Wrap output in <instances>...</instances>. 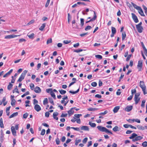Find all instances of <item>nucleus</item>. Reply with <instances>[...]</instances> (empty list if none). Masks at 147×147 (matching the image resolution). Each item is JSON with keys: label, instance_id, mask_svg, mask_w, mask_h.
Returning <instances> with one entry per match:
<instances>
[{"label": "nucleus", "instance_id": "obj_18", "mask_svg": "<svg viewBox=\"0 0 147 147\" xmlns=\"http://www.w3.org/2000/svg\"><path fill=\"white\" fill-rule=\"evenodd\" d=\"M80 129L84 131H88L89 130V128L88 126H83L81 127Z\"/></svg>", "mask_w": 147, "mask_h": 147}, {"label": "nucleus", "instance_id": "obj_8", "mask_svg": "<svg viewBox=\"0 0 147 147\" xmlns=\"http://www.w3.org/2000/svg\"><path fill=\"white\" fill-rule=\"evenodd\" d=\"M94 13V17L92 18V19H90V20H89L88 21H87L86 22V23H87L93 21L94 20H95L97 16L96 14V13L95 11H93Z\"/></svg>", "mask_w": 147, "mask_h": 147}, {"label": "nucleus", "instance_id": "obj_58", "mask_svg": "<svg viewBox=\"0 0 147 147\" xmlns=\"http://www.w3.org/2000/svg\"><path fill=\"white\" fill-rule=\"evenodd\" d=\"M82 51H83V49H80L74 50V52H75L79 53V52Z\"/></svg>", "mask_w": 147, "mask_h": 147}, {"label": "nucleus", "instance_id": "obj_11", "mask_svg": "<svg viewBox=\"0 0 147 147\" xmlns=\"http://www.w3.org/2000/svg\"><path fill=\"white\" fill-rule=\"evenodd\" d=\"M132 108L133 106L131 105L127 106L125 109L124 110L127 112H129L132 109Z\"/></svg>", "mask_w": 147, "mask_h": 147}, {"label": "nucleus", "instance_id": "obj_15", "mask_svg": "<svg viewBox=\"0 0 147 147\" xmlns=\"http://www.w3.org/2000/svg\"><path fill=\"white\" fill-rule=\"evenodd\" d=\"M11 130L13 135L14 136H16V131L13 126L11 127Z\"/></svg>", "mask_w": 147, "mask_h": 147}, {"label": "nucleus", "instance_id": "obj_39", "mask_svg": "<svg viewBox=\"0 0 147 147\" xmlns=\"http://www.w3.org/2000/svg\"><path fill=\"white\" fill-rule=\"evenodd\" d=\"M118 128V127L116 126L113 129V130L114 131H119Z\"/></svg>", "mask_w": 147, "mask_h": 147}, {"label": "nucleus", "instance_id": "obj_30", "mask_svg": "<svg viewBox=\"0 0 147 147\" xmlns=\"http://www.w3.org/2000/svg\"><path fill=\"white\" fill-rule=\"evenodd\" d=\"M112 33V34H115L116 32V30L115 28L111 27Z\"/></svg>", "mask_w": 147, "mask_h": 147}, {"label": "nucleus", "instance_id": "obj_57", "mask_svg": "<svg viewBox=\"0 0 147 147\" xmlns=\"http://www.w3.org/2000/svg\"><path fill=\"white\" fill-rule=\"evenodd\" d=\"M70 42V40H64L63 41V42L65 44H67L69 43Z\"/></svg>", "mask_w": 147, "mask_h": 147}, {"label": "nucleus", "instance_id": "obj_38", "mask_svg": "<svg viewBox=\"0 0 147 147\" xmlns=\"http://www.w3.org/2000/svg\"><path fill=\"white\" fill-rule=\"evenodd\" d=\"M59 91L60 93L61 94H64L66 93V91L62 89L59 90Z\"/></svg>", "mask_w": 147, "mask_h": 147}, {"label": "nucleus", "instance_id": "obj_41", "mask_svg": "<svg viewBox=\"0 0 147 147\" xmlns=\"http://www.w3.org/2000/svg\"><path fill=\"white\" fill-rule=\"evenodd\" d=\"M146 102V100H143L142 101V104L141 105V106L142 107H144L145 103Z\"/></svg>", "mask_w": 147, "mask_h": 147}, {"label": "nucleus", "instance_id": "obj_28", "mask_svg": "<svg viewBox=\"0 0 147 147\" xmlns=\"http://www.w3.org/2000/svg\"><path fill=\"white\" fill-rule=\"evenodd\" d=\"M18 87L17 86H16V87L14 89L13 91V93H14L15 92H16L17 93L19 94V92L18 90Z\"/></svg>", "mask_w": 147, "mask_h": 147}, {"label": "nucleus", "instance_id": "obj_47", "mask_svg": "<svg viewBox=\"0 0 147 147\" xmlns=\"http://www.w3.org/2000/svg\"><path fill=\"white\" fill-rule=\"evenodd\" d=\"M30 89L32 90H33L34 87V85L33 83H31L30 85Z\"/></svg>", "mask_w": 147, "mask_h": 147}, {"label": "nucleus", "instance_id": "obj_34", "mask_svg": "<svg viewBox=\"0 0 147 147\" xmlns=\"http://www.w3.org/2000/svg\"><path fill=\"white\" fill-rule=\"evenodd\" d=\"M108 113V111L107 110L105 111L104 112L100 113L98 114L99 115H104Z\"/></svg>", "mask_w": 147, "mask_h": 147}, {"label": "nucleus", "instance_id": "obj_35", "mask_svg": "<svg viewBox=\"0 0 147 147\" xmlns=\"http://www.w3.org/2000/svg\"><path fill=\"white\" fill-rule=\"evenodd\" d=\"M75 117V118H77L79 119V118L81 116H82V115L81 114H75L74 115Z\"/></svg>", "mask_w": 147, "mask_h": 147}, {"label": "nucleus", "instance_id": "obj_10", "mask_svg": "<svg viewBox=\"0 0 147 147\" xmlns=\"http://www.w3.org/2000/svg\"><path fill=\"white\" fill-rule=\"evenodd\" d=\"M136 27L138 32L140 33L142 32L143 28L142 26H136Z\"/></svg>", "mask_w": 147, "mask_h": 147}, {"label": "nucleus", "instance_id": "obj_26", "mask_svg": "<svg viewBox=\"0 0 147 147\" xmlns=\"http://www.w3.org/2000/svg\"><path fill=\"white\" fill-rule=\"evenodd\" d=\"M11 105L12 106H14L15 104L16 100L14 99L11 98Z\"/></svg>", "mask_w": 147, "mask_h": 147}, {"label": "nucleus", "instance_id": "obj_21", "mask_svg": "<svg viewBox=\"0 0 147 147\" xmlns=\"http://www.w3.org/2000/svg\"><path fill=\"white\" fill-rule=\"evenodd\" d=\"M119 108L120 107L119 106H116L113 109V112L114 113H116L117 112Z\"/></svg>", "mask_w": 147, "mask_h": 147}, {"label": "nucleus", "instance_id": "obj_64", "mask_svg": "<svg viewBox=\"0 0 147 147\" xmlns=\"http://www.w3.org/2000/svg\"><path fill=\"white\" fill-rule=\"evenodd\" d=\"M133 98V95H131L130 96L127 98V100L128 101H129L131 100Z\"/></svg>", "mask_w": 147, "mask_h": 147}, {"label": "nucleus", "instance_id": "obj_23", "mask_svg": "<svg viewBox=\"0 0 147 147\" xmlns=\"http://www.w3.org/2000/svg\"><path fill=\"white\" fill-rule=\"evenodd\" d=\"M67 98V96H65L64 97L62 98V100L61 101V103L62 104H63V103H64L65 100H68Z\"/></svg>", "mask_w": 147, "mask_h": 147}, {"label": "nucleus", "instance_id": "obj_31", "mask_svg": "<svg viewBox=\"0 0 147 147\" xmlns=\"http://www.w3.org/2000/svg\"><path fill=\"white\" fill-rule=\"evenodd\" d=\"M79 90H80V88H79L76 91H74V92H73V91H69V92L70 93H71L72 94H76L77 93H78L79 91Z\"/></svg>", "mask_w": 147, "mask_h": 147}, {"label": "nucleus", "instance_id": "obj_20", "mask_svg": "<svg viewBox=\"0 0 147 147\" xmlns=\"http://www.w3.org/2000/svg\"><path fill=\"white\" fill-rule=\"evenodd\" d=\"M13 69H11L10 70H9L8 72L6 73L5 75H4L3 77L4 78H5L7 77L12 72Z\"/></svg>", "mask_w": 147, "mask_h": 147}, {"label": "nucleus", "instance_id": "obj_19", "mask_svg": "<svg viewBox=\"0 0 147 147\" xmlns=\"http://www.w3.org/2000/svg\"><path fill=\"white\" fill-rule=\"evenodd\" d=\"M73 108H71L68 111V113L69 116L71 115L74 113V111L73 110Z\"/></svg>", "mask_w": 147, "mask_h": 147}, {"label": "nucleus", "instance_id": "obj_27", "mask_svg": "<svg viewBox=\"0 0 147 147\" xmlns=\"http://www.w3.org/2000/svg\"><path fill=\"white\" fill-rule=\"evenodd\" d=\"M46 26V24L44 23L42 24V25L39 28V29L41 31H42L43 30Z\"/></svg>", "mask_w": 147, "mask_h": 147}, {"label": "nucleus", "instance_id": "obj_61", "mask_svg": "<svg viewBox=\"0 0 147 147\" xmlns=\"http://www.w3.org/2000/svg\"><path fill=\"white\" fill-rule=\"evenodd\" d=\"M71 128L72 129H74L75 130H76L78 131H80V128H79L78 127H71Z\"/></svg>", "mask_w": 147, "mask_h": 147}, {"label": "nucleus", "instance_id": "obj_1", "mask_svg": "<svg viewBox=\"0 0 147 147\" xmlns=\"http://www.w3.org/2000/svg\"><path fill=\"white\" fill-rule=\"evenodd\" d=\"M137 134L135 133L132 134L131 136L129 137V138L132 139V141L135 142L136 141L140 140L143 138V137L141 136H137Z\"/></svg>", "mask_w": 147, "mask_h": 147}, {"label": "nucleus", "instance_id": "obj_5", "mask_svg": "<svg viewBox=\"0 0 147 147\" xmlns=\"http://www.w3.org/2000/svg\"><path fill=\"white\" fill-rule=\"evenodd\" d=\"M143 66V61L142 60H139L138 61L137 65V68L138 71H140L141 70Z\"/></svg>", "mask_w": 147, "mask_h": 147}, {"label": "nucleus", "instance_id": "obj_43", "mask_svg": "<svg viewBox=\"0 0 147 147\" xmlns=\"http://www.w3.org/2000/svg\"><path fill=\"white\" fill-rule=\"evenodd\" d=\"M95 57L99 59H101L102 58V57L101 55H95Z\"/></svg>", "mask_w": 147, "mask_h": 147}, {"label": "nucleus", "instance_id": "obj_32", "mask_svg": "<svg viewBox=\"0 0 147 147\" xmlns=\"http://www.w3.org/2000/svg\"><path fill=\"white\" fill-rule=\"evenodd\" d=\"M34 36V33H32L30 35L28 34V37L30 39H33Z\"/></svg>", "mask_w": 147, "mask_h": 147}, {"label": "nucleus", "instance_id": "obj_25", "mask_svg": "<svg viewBox=\"0 0 147 147\" xmlns=\"http://www.w3.org/2000/svg\"><path fill=\"white\" fill-rule=\"evenodd\" d=\"M13 84H11V83L10 82L9 84L7 86V89L9 90H11L13 87Z\"/></svg>", "mask_w": 147, "mask_h": 147}, {"label": "nucleus", "instance_id": "obj_48", "mask_svg": "<svg viewBox=\"0 0 147 147\" xmlns=\"http://www.w3.org/2000/svg\"><path fill=\"white\" fill-rule=\"evenodd\" d=\"M92 28L91 26H88L85 28V30L86 31H88V30L91 29Z\"/></svg>", "mask_w": 147, "mask_h": 147}, {"label": "nucleus", "instance_id": "obj_60", "mask_svg": "<svg viewBox=\"0 0 147 147\" xmlns=\"http://www.w3.org/2000/svg\"><path fill=\"white\" fill-rule=\"evenodd\" d=\"M34 20H31L29 22H28L27 24V25H30L33 23H34Z\"/></svg>", "mask_w": 147, "mask_h": 147}, {"label": "nucleus", "instance_id": "obj_36", "mask_svg": "<svg viewBox=\"0 0 147 147\" xmlns=\"http://www.w3.org/2000/svg\"><path fill=\"white\" fill-rule=\"evenodd\" d=\"M126 36V33L125 32H123L122 33V40H123L125 38Z\"/></svg>", "mask_w": 147, "mask_h": 147}, {"label": "nucleus", "instance_id": "obj_29", "mask_svg": "<svg viewBox=\"0 0 147 147\" xmlns=\"http://www.w3.org/2000/svg\"><path fill=\"white\" fill-rule=\"evenodd\" d=\"M131 4L137 10L140 7L139 6H138L134 4L133 3H131Z\"/></svg>", "mask_w": 147, "mask_h": 147}, {"label": "nucleus", "instance_id": "obj_13", "mask_svg": "<svg viewBox=\"0 0 147 147\" xmlns=\"http://www.w3.org/2000/svg\"><path fill=\"white\" fill-rule=\"evenodd\" d=\"M34 109L37 112L41 110V108L40 106L38 105H35L34 107Z\"/></svg>", "mask_w": 147, "mask_h": 147}, {"label": "nucleus", "instance_id": "obj_4", "mask_svg": "<svg viewBox=\"0 0 147 147\" xmlns=\"http://www.w3.org/2000/svg\"><path fill=\"white\" fill-rule=\"evenodd\" d=\"M27 72V71L25 70L22 74L19 77V79L18 80V82H21L24 78Z\"/></svg>", "mask_w": 147, "mask_h": 147}, {"label": "nucleus", "instance_id": "obj_6", "mask_svg": "<svg viewBox=\"0 0 147 147\" xmlns=\"http://www.w3.org/2000/svg\"><path fill=\"white\" fill-rule=\"evenodd\" d=\"M20 36V35H8L6 36L5 37V39H10L11 38H14L17 37L19 36Z\"/></svg>", "mask_w": 147, "mask_h": 147}, {"label": "nucleus", "instance_id": "obj_14", "mask_svg": "<svg viewBox=\"0 0 147 147\" xmlns=\"http://www.w3.org/2000/svg\"><path fill=\"white\" fill-rule=\"evenodd\" d=\"M138 11L139 13L142 16H144L145 15L144 13V12L142 9L140 7L137 10Z\"/></svg>", "mask_w": 147, "mask_h": 147}, {"label": "nucleus", "instance_id": "obj_33", "mask_svg": "<svg viewBox=\"0 0 147 147\" xmlns=\"http://www.w3.org/2000/svg\"><path fill=\"white\" fill-rule=\"evenodd\" d=\"M89 124L92 127H95L96 126V124L95 123L91 122H89Z\"/></svg>", "mask_w": 147, "mask_h": 147}, {"label": "nucleus", "instance_id": "obj_46", "mask_svg": "<svg viewBox=\"0 0 147 147\" xmlns=\"http://www.w3.org/2000/svg\"><path fill=\"white\" fill-rule=\"evenodd\" d=\"M142 145L143 147H146L147 146V142L145 141L142 143Z\"/></svg>", "mask_w": 147, "mask_h": 147}, {"label": "nucleus", "instance_id": "obj_50", "mask_svg": "<svg viewBox=\"0 0 147 147\" xmlns=\"http://www.w3.org/2000/svg\"><path fill=\"white\" fill-rule=\"evenodd\" d=\"M52 42V39L49 38L48 39L47 42V44H48L49 43H51Z\"/></svg>", "mask_w": 147, "mask_h": 147}, {"label": "nucleus", "instance_id": "obj_12", "mask_svg": "<svg viewBox=\"0 0 147 147\" xmlns=\"http://www.w3.org/2000/svg\"><path fill=\"white\" fill-rule=\"evenodd\" d=\"M4 134L3 131L2 130H1L0 131V140L1 142H2L3 140V137H4Z\"/></svg>", "mask_w": 147, "mask_h": 147}, {"label": "nucleus", "instance_id": "obj_3", "mask_svg": "<svg viewBox=\"0 0 147 147\" xmlns=\"http://www.w3.org/2000/svg\"><path fill=\"white\" fill-rule=\"evenodd\" d=\"M140 86L142 89L144 94L145 95L147 94V92L146 91V86L143 81H140Z\"/></svg>", "mask_w": 147, "mask_h": 147}, {"label": "nucleus", "instance_id": "obj_24", "mask_svg": "<svg viewBox=\"0 0 147 147\" xmlns=\"http://www.w3.org/2000/svg\"><path fill=\"white\" fill-rule=\"evenodd\" d=\"M18 115V112H16V113H14L9 116V118H12L14 117H15V116H17Z\"/></svg>", "mask_w": 147, "mask_h": 147}, {"label": "nucleus", "instance_id": "obj_9", "mask_svg": "<svg viewBox=\"0 0 147 147\" xmlns=\"http://www.w3.org/2000/svg\"><path fill=\"white\" fill-rule=\"evenodd\" d=\"M34 91L36 93H39L41 92V90L40 88L38 86H36L34 89Z\"/></svg>", "mask_w": 147, "mask_h": 147}, {"label": "nucleus", "instance_id": "obj_53", "mask_svg": "<svg viewBox=\"0 0 147 147\" xmlns=\"http://www.w3.org/2000/svg\"><path fill=\"white\" fill-rule=\"evenodd\" d=\"M56 144L59 145L60 144V141L59 138H57L55 140Z\"/></svg>", "mask_w": 147, "mask_h": 147}, {"label": "nucleus", "instance_id": "obj_40", "mask_svg": "<svg viewBox=\"0 0 147 147\" xmlns=\"http://www.w3.org/2000/svg\"><path fill=\"white\" fill-rule=\"evenodd\" d=\"M51 95L52 97L54 99H56V96L54 93L53 91L51 92Z\"/></svg>", "mask_w": 147, "mask_h": 147}, {"label": "nucleus", "instance_id": "obj_63", "mask_svg": "<svg viewBox=\"0 0 147 147\" xmlns=\"http://www.w3.org/2000/svg\"><path fill=\"white\" fill-rule=\"evenodd\" d=\"M120 89H119L117 90V91L116 92V94L117 95H119L120 94L121 92L120 91Z\"/></svg>", "mask_w": 147, "mask_h": 147}, {"label": "nucleus", "instance_id": "obj_44", "mask_svg": "<svg viewBox=\"0 0 147 147\" xmlns=\"http://www.w3.org/2000/svg\"><path fill=\"white\" fill-rule=\"evenodd\" d=\"M81 140L80 139V140H76L75 141V144L76 145H77L79 143L81 142Z\"/></svg>", "mask_w": 147, "mask_h": 147}, {"label": "nucleus", "instance_id": "obj_42", "mask_svg": "<svg viewBox=\"0 0 147 147\" xmlns=\"http://www.w3.org/2000/svg\"><path fill=\"white\" fill-rule=\"evenodd\" d=\"M48 103V99L47 98H45L43 101V104L44 105H45Z\"/></svg>", "mask_w": 147, "mask_h": 147}, {"label": "nucleus", "instance_id": "obj_56", "mask_svg": "<svg viewBox=\"0 0 147 147\" xmlns=\"http://www.w3.org/2000/svg\"><path fill=\"white\" fill-rule=\"evenodd\" d=\"M28 115V114L27 113H24L23 115V117L24 118L26 119Z\"/></svg>", "mask_w": 147, "mask_h": 147}, {"label": "nucleus", "instance_id": "obj_2", "mask_svg": "<svg viewBox=\"0 0 147 147\" xmlns=\"http://www.w3.org/2000/svg\"><path fill=\"white\" fill-rule=\"evenodd\" d=\"M97 128L100 131L102 132H105L108 134H113L108 129L101 126H97Z\"/></svg>", "mask_w": 147, "mask_h": 147}, {"label": "nucleus", "instance_id": "obj_7", "mask_svg": "<svg viewBox=\"0 0 147 147\" xmlns=\"http://www.w3.org/2000/svg\"><path fill=\"white\" fill-rule=\"evenodd\" d=\"M132 17L135 23H138V20L137 16L134 13H131Z\"/></svg>", "mask_w": 147, "mask_h": 147}, {"label": "nucleus", "instance_id": "obj_52", "mask_svg": "<svg viewBox=\"0 0 147 147\" xmlns=\"http://www.w3.org/2000/svg\"><path fill=\"white\" fill-rule=\"evenodd\" d=\"M91 85L93 87H96L97 85V83L95 82H93L92 83Z\"/></svg>", "mask_w": 147, "mask_h": 147}, {"label": "nucleus", "instance_id": "obj_22", "mask_svg": "<svg viewBox=\"0 0 147 147\" xmlns=\"http://www.w3.org/2000/svg\"><path fill=\"white\" fill-rule=\"evenodd\" d=\"M140 98L137 97H134V100L135 101V103L136 104H137L138 103V102L140 101Z\"/></svg>", "mask_w": 147, "mask_h": 147}, {"label": "nucleus", "instance_id": "obj_51", "mask_svg": "<svg viewBox=\"0 0 147 147\" xmlns=\"http://www.w3.org/2000/svg\"><path fill=\"white\" fill-rule=\"evenodd\" d=\"M49 100L50 103H51L53 105H54L53 100L52 98H49Z\"/></svg>", "mask_w": 147, "mask_h": 147}, {"label": "nucleus", "instance_id": "obj_16", "mask_svg": "<svg viewBox=\"0 0 147 147\" xmlns=\"http://www.w3.org/2000/svg\"><path fill=\"white\" fill-rule=\"evenodd\" d=\"M59 113L57 112H54L53 113V116L54 119L57 120H58V118L57 116L58 115Z\"/></svg>", "mask_w": 147, "mask_h": 147}, {"label": "nucleus", "instance_id": "obj_59", "mask_svg": "<svg viewBox=\"0 0 147 147\" xmlns=\"http://www.w3.org/2000/svg\"><path fill=\"white\" fill-rule=\"evenodd\" d=\"M88 140V138L87 137H86L83 140L82 142L83 143L85 144L86 143V142H87Z\"/></svg>", "mask_w": 147, "mask_h": 147}, {"label": "nucleus", "instance_id": "obj_54", "mask_svg": "<svg viewBox=\"0 0 147 147\" xmlns=\"http://www.w3.org/2000/svg\"><path fill=\"white\" fill-rule=\"evenodd\" d=\"M45 129H42L41 131V132L40 133V135L42 136H43L45 134Z\"/></svg>", "mask_w": 147, "mask_h": 147}, {"label": "nucleus", "instance_id": "obj_45", "mask_svg": "<svg viewBox=\"0 0 147 147\" xmlns=\"http://www.w3.org/2000/svg\"><path fill=\"white\" fill-rule=\"evenodd\" d=\"M29 91H27L26 92H25L24 94L23 95H22L21 97L22 98L24 97L25 96L28 95L29 94Z\"/></svg>", "mask_w": 147, "mask_h": 147}, {"label": "nucleus", "instance_id": "obj_17", "mask_svg": "<svg viewBox=\"0 0 147 147\" xmlns=\"http://www.w3.org/2000/svg\"><path fill=\"white\" fill-rule=\"evenodd\" d=\"M137 128L141 130H144L145 129V127L146 128H147V126H145L144 127L142 126L141 125H138L137 126Z\"/></svg>", "mask_w": 147, "mask_h": 147}, {"label": "nucleus", "instance_id": "obj_62", "mask_svg": "<svg viewBox=\"0 0 147 147\" xmlns=\"http://www.w3.org/2000/svg\"><path fill=\"white\" fill-rule=\"evenodd\" d=\"M80 44L79 43H77L74 45V47L75 48H77L79 46Z\"/></svg>", "mask_w": 147, "mask_h": 147}, {"label": "nucleus", "instance_id": "obj_37", "mask_svg": "<svg viewBox=\"0 0 147 147\" xmlns=\"http://www.w3.org/2000/svg\"><path fill=\"white\" fill-rule=\"evenodd\" d=\"M98 110V109L95 108H90L88 109V110L89 111H94Z\"/></svg>", "mask_w": 147, "mask_h": 147}, {"label": "nucleus", "instance_id": "obj_49", "mask_svg": "<svg viewBox=\"0 0 147 147\" xmlns=\"http://www.w3.org/2000/svg\"><path fill=\"white\" fill-rule=\"evenodd\" d=\"M143 50L144 51V53L145 55L147 57V49H146L145 46L143 47Z\"/></svg>", "mask_w": 147, "mask_h": 147}, {"label": "nucleus", "instance_id": "obj_55", "mask_svg": "<svg viewBox=\"0 0 147 147\" xmlns=\"http://www.w3.org/2000/svg\"><path fill=\"white\" fill-rule=\"evenodd\" d=\"M81 24L82 26H83L84 24V19L83 18L80 19Z\"/></svg>", "mask_w": 147, "mask_h": 147}]
</instances>
